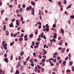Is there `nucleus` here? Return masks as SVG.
I'll list each match as a JSON object with an SVG mask.
<instances>
[{
	"mask_svg": "<svg viewBox=\"0 0 74 74\" xmlns=\"http://www.w3.org/2000/svg\"><path fill=\"white\" fill-rule=\"evenodd\" d=\"M27 11H28L29 10H32V6H29V7H27L26 9Z\"/></svg>",
	"mask_w": 74,
	"mask_h": 74,
	"instance_id": "1",
	"label": "nucleus"
},
{
	"mask_svg": "<svg viewBox=\"0 0 74 74\" xmlns=\"http://www.w3.org/2000/svg\"><path fill=\"white\" fill-rule=\"evenodd\" d=\"M3 60L5 61V62H6V63H7L9 62L7 58H5L4 60Z\"/></svg>",
	"mask_w": 74,
	"mask_h": 74,
	"instance_id": "2",
	"label": "nucleus"
},
{
	"mask_svg": "<svg viewBox=\"0 0 74 74\" xmlns=\"http://www.w3.org/2000/svg\"><path fill=\"white\" fill-rule=\"evenodd\" d=\"M13 25H14V24H13V23H10V24L9 25V27H14V26Z\"/></svg>",
	"mask_w": 74,
	"mask_h": 74,
	"instance_id": "3",
	"label": "nucleus"
},
{
	"mask_svg": "<svg viewBox=\"0 0 74 74\" xmlns=\"http://www.w3.org/2000/svg\"><path fill=\"white\" fill-rule=\"evenodd\" d=\"M46 32H48L49 31V27H46Z\"/></svg>",
	"mask_w": 74,
	"mask_h": 74,
	"instance_id": "4",
	"label": "nucleus"
},
{
	"mask_svg": "<svg viewBox=\"0 0 74 74\" xmlns=\"http://www.w3.org/2000/svg\"><path fill=\"white\" fill-rule=\"evenodd\" d=\"M32 15H34V10L33 9L32 10Z\"/></svg>",
	"mask_w": 74,
	"mask_h": 74,
	"instance_id": "5",
	"label": "nucleus"
},
{
	"mask_svg": "<svg viewBox=\"0 0 74 74\" xmlns=\"http://www.w3.org/2000/svg\"><path fill=\"white\" fill-rule=\"evenodd\" d=\"M60 7H61L60 11H62L63 10V6L62 5H60Z\"/></svg>",
	"mask_w": 74,
	"mask_h": 74,
	"instance_id": "6",
	"label": "nucleus"
},
{
	"mask_svg": "<svg viewBox=\"0 0 74 74\" xmlns=\"http://www.w3.org/2000/svg\"><path fill=\"white\" fill-rule=\"evenodd\" d=\"M71 5H72V4H70V5H69V6H68L67 7L66 9L67 10V9H68V8H71Z\"/></svg>",
	"mask_w": 74,
	"mask_h": 74,
	"instance_id": "7",
	"label": "nucleus"
},
{
	"mask_svg": "<svg viewBox=\"0 0 74 74\" xmlns=\"http://www.w3.org/2000/svg\"><path fill=\"white\" fill-rule=\"evenodd\" d=\"M23 54H24V52L23 51H22L21 52L20 55L21 56H23Z\"/></svg>",
	"mask_w": 74,
	"mask_h": 74,
	"instance_id": "8",
	"label": "nucleus"
},
{
	"mask_svg": "<svg viewBox=\"0 0 74 74\" xmlns=\"http://www.w3.org/2000/svg\"><path fill=\"white\" fill-rule=\"evenodd\" d=\"M31 4L33 5H34L36 4L33 1L31 2Z\"/></svg>",
	"mask_w": 74,
	"mask_h": 74,
	"instance_id": "9",
	"label": "nucleus"
},
{
	"mask_svg": "<svg viewBox=\"0 0 74 74\" xmlns=\"http://www.w3.org/2000/svg\"><path fill=\"white\" fill-rule=\"evenodd\" d=\"M14 43H15V42H11L10 44V46H12L14 45Z\"/></svg>",
	"mask_w": 74,
	"mask_h": 74,
	"instance_id": "10",
	"label": "nucleus"
},
{
	"mask_svg": "<svg viewBox=\"0 0 74 74\" xmlns=\"http://www.w3.org/2000/svg\"><path fill=\"white\" fill-rule=\"evenodd\" d=\"M6 36H8L9 35V32L8 31H6Z\"/></svg>",
	"mask_w": 74,
	"mask_h": 74,
	"instance_id": "11",
	"label": "nucleus"
},
{
	"mask_svg": "<svg viewBox=\"0 0 74 74\" xmlns=\"http://www.w3.org/2000/svg\"><path fill=\"white\" fill-rule=\"evenodd\" d=\"M47 53V51L45 50L43 52V55H46Z\"/></svg>",
	"mask_w": 74,
	"mask_h": 74,
	"instance_id": "12",
	"label": "nucleus"
},
{
	"mask_svg": "<svg viewBox=\"0 0 74 74\" xmlns=\"http://www.w3.org/2000/svg\"><path fill=\"white\" fill-rule=\"evenodd\" d=\"M16 25H17L18 24H19V21L18 20H16Z\"/></svg>",
	"mask_w": 74,
	"mask_h": 74,
	"instance_id": "13",
	"label": "nucleus"
},
{
	"mask_svg": "<svg viewBox=\"0 0 74 74\" xmlns=\"http://www.w3.org/2000/svg\"><path fill=\"white\" fill-rule=\"evenodd\" d=\"M3 47H7V44L5 43V44L3 45Z\"/></svg>",
	"mask_w": 74,
	"mask_h": 74,
	"instance_id": "14",
	"label": "nucleus"
},
{
	"mask_svg": "<svg viewBox=\"0 0 74 74\" xmlns=\"http://www.w3.org/2000/svg\"><path fill=\"white\" fill-rule=\"evenodd\" d=\"M61 32L62 33H64V30H63V29H61Z\"/></svg>",
	"mask_w": 74,
	"mask_h": 74,
	"instance_id": "15",
	"label": "nucleus"
},
{
	"mask_svg": "<svg viewBox=\"0 0 74 74\" xmlns=\"http://www.w3.org/2000/svg\"><path fill=\"white\" fill-rule=\"evenodd\" d=\"M20 12H21L23 11V8H20L19 10Z\"/></svg>",
	"mask_w": 74,
	"mask_h": 74,
	"instance_id": "16",
	"label": "nucleus"
},
{
	"mask_svg": "<svg viewBox=\"0 0 74 74\" xmlns=\"http://www.w3.org/2000/svg\"><path fill=\"white\" fill-rule=\"evenodd\" d=\"M33 34H31L29 36V37L30 38H32V37H33Z\"/></svg>",
	"mask_w": 74,
	"mask_h": 74,
	"instance_id": "17",
	"label": "nucleus"
},
{
	"mask_svg": "<svg viewBox=\"0 0 74 74\" xmlns=\"http://www.w3.org/2000/svg\"><path fill=\"white\" fill-rule=\"evenodd\" d=\"M19 41H22L23 40V38H20L19 39Z\"/></svg>",
	"mask_w": 74,
	"mask_h": 74,
	"instance_id": "18",
	"label": "nucleus"
},
{
	"mask_svg": "<svg viewBox=\"0 0 74 74\" xmlns=\"http://www.w3.org/2000/svg\"><path fill=\"white\" fill-rule=\"evenodd\" d=\"M1 14L2 15V14H3V12H4V10H2L1 11Z\"/></svg>",
	"mask_w": 74,
	"mask_h": 74,
	"instance_id": "19",
	"label": "nucleus"
},
{
	"mask_svg": "<svg viewBox=\"0 0 74 74\" xmlns=\"http://www.w3.org/2000/svg\"><path fill=\"white\" fill-rule=\"evenodd\" d=\"M26 63H27V62L25 61L23 63V65H26Z\"/></svg>",
	"mask_w": 74,
	"mask_h": 74,
	"instance_id": "20",
	"label": "nucleus"
},
{
	"mask_svg": "<svg viewBox=\"0 0 74 74\" xmlns=\"http://www.w3.org/2000/svg\"><path fill=\"white\" fill-rule=\"evenodd\" d=\"M66 61H64V62L63 63V64L65 66H66Z\"/></svg>",
	"mask_w": 74,
	"mask_h": 74,
	"instance_id": "21",
	"label": "nucleus"
},
{
	"mask_svg": "<svg viewBox=\"0 0 74 74\" xmlns=\"http://www.w3.org/2000/svg\"><path fill=\"white\" fill-rule=\"evenodd\" d=\"M10 35H11V37H13V36H14V34H13V33L12 32L11 33Z\"/></svg>",
	"mask_w": 74,
	"mask_h": 74,
	"instance_id": "22",
	"label": "nucleus"
},
{
	"mask_svg": "<svg viewBox=\"0 0 74 74\" xmlns=\"http://www.w3.org/2000/svg\"><path fill=\"white\" fill-rule=\"evenodd\" d=\"M22 7L23 8H25L26 7V5L25 4H23L22 5Z\"/></svg>",
	"mask_w": 74,
	"mask_h": 74,
	"instance_id": "23",
	"label": "nucleus"
},
{
	"mask_svg": "<svg viewBox=\"0 0 74 74\" xmlns=\"http://www.w3.org/2000/svg\"><path fill=\"white\" fill-rule=\"evenodd\" d=\"M52 27L53 28H55V27H56V24H53Z\"/></svg>",
	"mask_w": 74,
	"mask_h": 74,
	"instance_id": "24",
	"label": "nucleus"
},
{
	"mask_svg": "<svg viewBox=\"0 0 74 74\" xmlns=\"http://www.w3.org/2000/svg\"><path fill=\"white\" fill-rule=\"evenodd\" d=\"M69 64L70 66H71V65L73 64V62H71V61H70L69 63Z\"/></svg>",
	"mask_w": 74,
	"mask_h": 74,
	"instance_id": "25",
	"label": "nucleus"
},
{
	"mask_svg": "<svg viewBox=\"0 0 74 74\" xmlns=\"http://www.w3.org/2000/svg\"><path fill=\"white\" fill-rule=\"evenodd\" d=\"M58 4L59 5H61V2L60 1H59L58 2Z\"/></svg>",
	"mask_w": 74,
	"mask_h": 74,
	"instance_id": "26",
	"label": "nucleus"
},
{
	"mask_svg": "<svg viewBox=\"0 0 74 74\" xmlns=\"http://www.w3.org/2000/svg\"><path fill=\"white\" fill-rule=\"evenodd\" d=\"M12 59H13V56L12 55L10 57V60H12Z\"/></svg>",
	"mask_w": 74,
	"mask_h": 74,
	"instance_id": "27",
	"label": "nucleus"
},
{
	"mask_svg": "<svg viewBox=\"0 0 74 74\" xmlns=\"http://www.w3.org/2000/svg\"><path fill=\"white\" fill-rule=\"evenodd\" d=\"M37 41H40L41 40V38H38L37 39Z\"/></svg>",
	"mask_w": 74,
	"mask_h": 74,
	"instance_id": "28",
	"label": "nucleus"
},
{
	"mask_svg": "<svg viewBox=\"0 0 74 74\" xmlns=\"http://www.w3.org/2000/svg\"><path fill=\"white\" fill-rule=\"evenodd\" d=\"M58 60H60L61 59V58L59 57H58L57 58Z\"/></svg>",
	"mask_w": 74,
	"mask_h": 74,
	"instance_id": "29",
	"label": "nucleus"
},
{
	"mask_svg": "<svg viewBox=\"0 0 74 74\" xmlns=\"http://www.w3.org/2000/svg\"><path fill=\"white\" fill-rule=\"evenodd\" d=\"M72 70L73 71H74V66H73L72 67Z\"/></svg>",
	"mask_w": 74,
	"mask_h": 74,
	"instance_id": "30",
	"label": "nucleus"
},
{
	"mask_svg": "<svg viewBox=\"0 0 74 74\" xmlns=\"http://www.w3.org/2000/svg\"><path fill=\"white\" fill-rule=\"evenodd\" d=\"M6 29V26L5 25L3 26V30H5Z\"/></svg>",
	"mask_w": 74,
	"mask_h": 74,
	"instance_id": "31",
	"label": "nucleus"
},
{
	"mask_svg": "<svg viewBox=\"0 0 74 74\" xmlns=\"http://www.w3.org/2000/svg\"><path fill=\"white\" fill-rule=\"evenodd\" d=\"M21 21H23V17L21 16Z\"/></svg>",
	"mask_w": 74,
	"mask_h": 74,
	"instance_id": "32",
	"label": "nucleus"
},
{
	"mask_svg": "<svg viewBox=\"0 0 74 74\" xmlns=\"http://www.w3.org/2000/svg\"><path fill=\"white\" fill-rule=\"evenodd\" d=\"M35 43H34V42L33 41L32 42V45L33 46H34V44H35Z\"/></svg>",
	"mask_w": 74,
	"mask_h": 74,
	"instance_id": "33",
	"label": "nucleus"
},
{
	"mask_svg": "<svg viewBox=\"0 0 74 74\" xmlns=\"http://www.w3.org/2000/svg\"><path fill=\"white\" fill-rule=\"evenodd\" d=\"M30 64L32 67H34V64H33V63L31 64Z\"/></svg>",
	"mask_w": 74,
	"mask_h": 74,
	"instance_id": "34",
	"label": "nucleus"
},
{
	"mask_svg": "<svg viewBox=\"0 0 74 74\" xmlns=\"http://www.w3.org/2000/svg\"><path fill=\"white\" fill-rule=\"evenodd\" d=\"M64 3H63L64 4H66L67 3V1H66V0H64Z\"/></svg>",
	"mask_w": 74,
	"mask_h": 74,
	"instance_id": "35",
	"label": "nucleus"
},
{
	"mask_svg": "<svg viewBox=\"0 0 74 74\" xmlns=\"http://www.w3.org/2000/svg\"><path fill=\"white\" fill-rule=\"evenodd\" d=\"M46 27H49V26L48 24H47L46 25Z\"/></svg>",
	"mask_w": 74,
	"mask_h": 74,
	"instance_id": "36",
	"label": "nucleus"
},
{
	"mask_svg": "<svg viewBox=\"0 0 74 74\" xmlns=\"http://www.w3.org/2000/svg\"><path fill=\"white\" fill-rule=\"evenodd\" d=\"M33 55H34V57H36V53H33Z\"/></svg>",
	"mask_w": 74,
	"mask_h": 74,
	"instance_id": "37",
	"label": "nucleus"
},
{
	"mask_svg": "<svg viewBox=\"0 0 74 74\" xmlns=\"http://www.w3.org/2000/svg\"><path fill=\"white\" fill-rule=\"evenodd\" d=\"M12 5L10 4L9 5V8H11V7H12Z\"/></svg>",
	"mask_w": 74,
	"mask_h": 74,
	"instance_id": "38",
	"label": "nucleus"
},
{
	"mask_svg": "<svg viewBox=\"0 0 74 74\" xmlns=\"http://www.w3.org/2000/svg\"><path fill=\"white\" fill-rule=\"evenodd\" d=\"M4 56L5 57V58H7V54L6 53L4 55Z\"/></svg>",
	"mask_w": 74,
	"mask_h": 74,
	"instance_id": "39",
	"label": "nucleus"
},
{
	"mask_svg": "<svg viewBox=\"0 0 74 74\" xmlns=\"http://www.w3.org/2000/svg\"><path fill=\"white\" fill-rule=\"evenodd\" d=\"M21 4H19L18 6V8H21Z\"/></svg>",
	"mask_w": 74,
	"mask_h": 74,
	"instance_id": "40",
	"label": "nucleus"
},
{
	"mask_svg": "<svg viewBox=\"0 0 74 74\" xmlns=\"http://www.w3.org/2000/svg\"><path fill=\"white\" fill-rule=\"evenodd\" d=\"M70 17L71 18H73V19L74 18V16L73 15L71 16Z\"/></svg>",
	"mask_w": 74,
	"mask_h": 74,
	"instance_id": "41",
	"label": "nucleus"
},
{
	"mask_svg": "<svg viewBox=\"0 0 74 74\" xmlns=\"http://www.w3.org/2000/svg\"><path fill=\"white\" fill-rule=\"evenodd\" d=\"M41 37L43 38V33H42L41 34Z\"/></svg>",
	"mask_w": 74,
	"mask_h": 74,
	"instance_id": "42",
	"label": "nucleus"
},
{
	"mask_svg": "<svg viewBox=\"0 0 74 74\" xmlns=\"http://www.w3.org/2000/svg\"><path fill=\"white\" fill-rule=\"evenodd\" d=\"M58 55V52H56L53 54V55Z\"/></svg>",
	"mask_w": 74,
	"mask_h": 74,
	"instance_id": "43",
	"label": "nucleus"
},
{
	"mask_svg": "<svg viewBox=\"0 0 74 74\" xmlns=\"http://www.w3.org/2000/svg\"><path fill=\"white\" fill-rule=\"evenodd\" d=\"M38 28L39 29H40L41 28V25H40L38 26Z\"/></svg>",
	"mask_w": 74,
	"mask_h": 74,
	"instance_id": "44",
	"label": "nucleus"
},
{
	"mask_svg": "<svg viewBox=\"0 0 74 74\" xmlns=\"http://www.w3.org/2000/svg\"><path fill=\"white\" fill-rule=\"evenodd\" d=\"M16 74H19V71H18V70H16Z\"/></svg>",
	"mask_w": 74,
	"mask_h": 74,
	"instance_id": "45",
	"label": "nucleus"
},
{
	"mask_svg": "<svg viewBox=\"0 0 74 74\" xmlns=\"http://www.w3.org/2000/svg\"><path fill=\"white\" fill-rule=\"evenodd\" d=\"M53 62H57L56 59H54V60L53 61Z\"/></svg>",
	"mask_w": 74,
	"mask_h": 74,
	"instance_id": "46",
	"label": "nucleus"
},
{
	"mask_svg": "<svg viewBox=\"0 0 74 74\" xmlns=\"http://www.w3.org/2000/svg\"><path fill=\"white\" fill-rule=\"evenodd\" d=\"M16 20V19H12V22H14V21Z\"/></svg>",
	"mask_w": 74,
	"mask_h": 74,
	"instance_id": "47",
	"label": "nucleus"
},
{
	"mask_svg": "<svg viewBox=\"0 0 74 74\" xmlns=\"http://www.w3.org/2000/svg\"><path fill=\"white\" fill-rule=\"evenodd\" d=\"M43 38L44 39H46V36L45 35H44L43 36Z\"/></svg>",
	"mask_w": 74,
	"mask_h": 74,
	"instance_id": "48",
	"label": "nucleus"
},
{
	"mask_svg": "<svg viewBox=\"0 0 74 74\" xmlns=\"http://www.w3.org/2000/svg\"><path fill=\"white\" fill-rule=\"evenodd\" d=\"M42 62H45V59H42Z\"/></svg>",
	"mask_w": 74,
	"mask_h": 74,
	"instance_id": "49",
	"label": "nucleus"
},
{
	"mask_svg": "<svg viewBox=\"0 0 74 74\" xmlns=\"http://www.w3.org/2000/svg\"><path fill=\"white\" fill-rule=\"evenodd\" d=\"M3 48H4V49H5V50H6V49H7V47H6V46L3 47Z\"/></svg>",
	"mask_w": 74,
	"mask_h": 74,
	"instance_id": "50",
	"label": "nucleus"
},
{
	"mask_svg": "<svg viewBox=\"0 0 74 74\" xmlns=\"http://www.w3.org/2000/svg\"><path fill=\"white\" fill-rule=\"evenodd\" d=\"M38 57H39L40 59H41V58H42V56H41L40 55H39L38 56Z\"/></svg>",
	"mask_w": 74,
	"mask_h": 74,
	"instance_id": "51",
	"label": "nucleus"
},
{
	"mask_svg": "<svg viewBox=\"0 0 74 74\" xmlns=\"http://www.w3.org/2000/svg\"><path fill=\"white\" fill-rule=\"evenodd\" d=\"M68 59H69V57L67 56L66 58H65V60H67Z\"/></svg>",
	"mask_w": 74,
	"mask_h": 74,
	"instance_id": "52",
	"label": "nucleus"
},
{
	"mask_svg": "<svg viewBox=\"0 0 74 74\" xmlns=\"http://www.w3.org/2000/svg\"><path fill=\"white\" fill-rule=\"evenodd\" d=\"M68 23L70 24V25L71 24V22H70V20H69L68 21Z\"/></svg>",
	"mask_w": 74,
	"mask_h": 74,
	"instance_id": "53",
	"label": "nucleus"
},
{
	"mask_svg": "<svg viewBox=\"0 0 74 74\" xmlns=\"http://www.w3.org/2000/svg\"><path fill=\"white\" fill-rule=\"evenodd\" d=\"M35 35H37V34H38V32H37V31H36V32H35Z\"/></svg>",
	"mask_w": 74,
	"mask_h": 74,
	"instance_id": "54",
	"label": "nucleus"
},
{
	"mask_svg": "<svg viewBox=\"0 0 74 74\" xmlns=\"http://www.w3.org/2000/svg\"><path fill=\"white\" fill-rule=\"evenodd\" d=\"M38 24H39L40 25H41V23L40 22H39L38 23Z\"/></svg>",
	"mask_w": 74,
	"mask_h": 74,
	"instance_id": "55",
	"label": "nucleus"
},
{
	"mask_svg": "<svg viewBox=\"0 0 74 74\" xmlns=\"http://www.w3.org/2000/svg\"><path fill=\"white\" fill-rule=\"evenodd\" d=\"M34 62H38V60H37L36 59H35L34 60Z\"/></svg>",
	"mask_w": 74,
	"mask_h": 74,
	"instance_id": "56",
	"label": "nucleus"
},
{
	"mask_svg": "<svg viewBox=\"0 0 74 74\" xmlns=\"http://www.w3.org/2000/svg\"><path fill=\"white\" fill-rule=\"evenodd\" d=\"M46 47H47V45H44V47H43L44 48H45Z\"/></svg>",
	"mask_w": 74,
	"mask_h": 74,
	"instance_id": "57",
	"label": "nucleus"
},
{
	"mask_svg": "<svg viewBox=\"0 0 74 74\" xmlns=\"http://www.w3.org/2000/svg\"><path fill=\"white\" fill-rule=\"evenodd\" d=\"M19 58H18V60H20L21 59V57L19 56Z\"/></svg>",
	"mask_w": 74,
	"mask_h": 74,
	"instance_id": "58",
	"label": "nucleus"
},
{
	"mask_svg": "<svg viewBox=\"0 0 74 74\" xmlns=\"http://www.w3.org/2000/svg\"><path fill=\"white\" fill-rule=\"evenodd\" d=\"M59 63H60H60H62V60H60L59 61Z\"/></svg>",
	"mask_w": 74,
	"mask_h": 74,
	"instance_id": "59",
	"label": "nucleus"
},
{
	"mask_svg": "<svg viewBox=\"0 0 74 74\" xmlns=\"http://www.w3.org/2000/svg\"><path fill=\"white\" fill-rule=\"evenodd\" d=\"M19 10H17L16 11V13H17V14H18V13H19Z\"/></svg>",
	"mask_w": 74,
	"mask_h": 74,
	"instance_id": "60",
	"label": "nucleus"
},
{
	"mask_svg": "<svg viewBox=\"0 0 74 74\" xmlns=\"http://www.w3.org/2000/svg\"><path fill=\"white\" fill-rule=\"evenodd\" d=\"M58 40H61V38L60 37H58Z\"/></svg>",
	"mask_w": 74,
	"mask_h": 74,
	"instance_id": "61",
	"label": "nucleus"
},
{
	"mask_svg": "<svg viewBox=\"0 0 74 74\" xmlns=\"http://www.w3.org/2000/svg\"><path fill=\"white\" fill-rule=\"evenodd\" d=\"M21 37H23V34H22L21 35Z\"/></svg>",
	"mask_w": 74,
	"mask_h": 74,
	"instance_id": "62",
	"label": "nucleus"
},
{
	"mask_svg": "<svg viewBox=\"0 0 74 74\" xmlns=\"http://www.w3.org/2000/svg\"><path fill=\"white\" fill-rule=\"evenodd\" d=\"M2 5V2L1 1H0V6H1Z\"/></svg>",
	"mask_w": 74,
	"mask_h": 74,
	"instance_id": "63",
	"label": "nucleus"
},
{
	"mask_svg": "<svg viewBox=\"0 0 74 74\" xmlns=\"http://www.w3.org/2000/svg\"><path fill=\"white\" fill-rule=\"evenodd\" d=\"M37 67L38 68H39V69H41V67H40V65H38Z\"/></svg>",
	"mask_w": 74,
	"mask_h": 74,
	"instance_id": "64",
	"label": "nucleus"
}]
</instances>
